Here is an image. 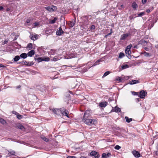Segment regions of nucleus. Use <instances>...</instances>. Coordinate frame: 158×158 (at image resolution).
<instances>
[{
	"mask_svg": "<svg viewBox=\"0 0 158 158\" xmlns=\"http://www.w3.org/2000/svg\"><path fill=\"white\" fill-rule=\"evenodd\" d=\"M82 121L85 124L89 125H92L93 124H94L96 122V120L94 119L89 118H83Z\"/></svg>",
	"mask_w": 158,
	"mask_h": 158,
	"instance_id": "f257e3e1",
	"label": "nucleus"
},
{
	"mask_svg": "<svg viewBox=\"0 0 158 158\" xmlns=\"http://www.w3.org/2000/svg\"><path fill=\"white\" fill-rule=\"evenodd\" d=\"M60 110L61 111V114L62 115L65 116L69 118L68 115L69 112L67 110H66L64 108H60Z\"/></svg>",
	"mask_w": 158,
	"mask_h": 158,
	"instance_id": "f03ea898",
	"label": "nucleus"
},
{
	"mask_svg": "<svg viewBox=\"0 0 158 158\" xmlns=\"http://www.w3.org/2000/svg\"><path fill=\"white\" fill-rule=\"evenodd\" d=\"M91 156H94L95 158H99L100 156L99 153L95 151H92L90 153Z\"/></svg>",
	"mask_w": 158,
	"mask_h": 158,
	"instance_id": "7ed1b4c3",
	"label": "nucleus"
},
{
	"mask_svg": "<svg viewBox=\"0 0 158 158\" xmlns=\"http://www.w3.org/2000/svg\"><path fill=\"white\" fill-rule=\"evenodd\" d=\"M125 53L127 54L126 56L129 59H131V50H129V49L126 48L125 49Z\"/></svg>",
	"mask_w": 158,
	"mask_h": 158,
	"instance_id": "20e7f679",
	"label": "nucleus"
},
{
	"mask_svg": "<svg viewBox=\"0 0 158 158\" xmlns=\"http://www.w3.org/2000/svg\"><path fill=\"white\" fill-rule=\"evenodd\" d=\"M56 6H49L45 7V9L46 10L50 12L54 11L56 9Z\"/></svg>",
	"mask_w": 158,
	"mask_h": 158,
	"instance_id": "39448f33",
	"label": "nucleus"
},
{
	"mask_svg": "<svg viewBox=\"0 0 158 158\" xmlns=\"http://www.w3.org/2000/svg\"><path fill=\"white\" fill-rule=\"evenodd\" d=\"M64 33V31L62 30L61 27L59 28L58 30H57L56 32V35L60 36Z\"/></svg>",
	"mask_w": 158,
	"mask_h": 158,
	"instance_id": "423d86ee",
	"label": "nucleus"
},
{
	"mask_svg": "<svg viewBox=\"0 0 158 158\" xmlns=\"http://www.w3.org/2000/svg\"><path fill=\"white\" fill-rule=\"evenodd\" d=\"M146 94H147V93L145 92L143 90L141 91L139 93L140 98H143L145 96Z\"/></svg>",
	"mask_w": 158,
	"mask_h": 158,
	"instance_id": "0eeeda50",
	"label": "nucleus"
},
{
	"mask_svg": "<svg viewBox=\"0 0 158 158\" xmlns=\"http://www.w3.org/2000/svg\"><path fill=\"white\" fill-rule=\"evenodd\" d=\"M132 152L134 156L136 157H139L140 156V153L136 150H134L132 151Z\"/></svg>",
	"mask_w": 158,
	"mask_h": 158,
	"instance_id": "6e6552de",
	"label": "nucleus"
},
{
	"mask_svg": "<svg viewBox=\"0 0 158 158\" xmlns=\"http://www.w3.org/2000/svg\"><path fill=\"white\" fill-rule=\"evenodd\" d=\"M89 111L88 110H86L85 112L83 118H88L89 117Z\"/></svg>",
	"mask_w": 158,
	"mask_h": 158,
	"instance_id": "1a4fd4ad",
	"label": "nucleus"
},
{
	"mask_svg": "<svg viewBox=\"0 0 158 158\" xmlns=\"http://www.w3.org/2000/svg\"><path fill=\"white\" fill-rule=\"evenodd\" d=\"M107 104V102H100L99 103V106L102 107H106Z\"/></svg>",
	"mask_w": 158,
	"mask_h": 158,
	"instance_id": "9d476101",
	"label": "nucleus"
},
{
	"mask_svg": "<svg viewBox=\"0 0 158 158\" xmlns=\"http://www.w3.org/2000/svg\"><path fill=\"white\" fill-rule=\"evenodd\" d=\"M129 35V34L126 33L124 34L121 36V37L120 39V40H125L126 38L128 37Z\"/></svg>",
	"mask_w": 158,
	"mask_h": 158,
	"instance_id": "9b49d317",
	"label": "nucleus"
},
{
	"mask_svg": "<svg viewBox=\"0 0 158 158\" xmlns=\"http://www.w3.org/2000/svg\"><path fill=\"white\" fill-rule=\"evenodd\" d=\"M23 62L24 63L23 64L24 65L27 66H31L33 64V63L32 62H29L27 61H23Z\"/></svg>",
	"mask_w": 158,
	"mask_h": 158,
	"instance_id": "f8f14e48",
	"label": "nucleus"
},
{
	"mask_svg": "<svg viewBox=\"0 0 158 158\" xmlns=\"http://www.w3.org/2000/svg\"><path fill=\"white\" fill-rule=\"evenodd\" d=\"M139 83V81L138 80H132L129 81V84L130 85H133Z\"/></svg>",
	"mask_w": 158,
	"mask_h": 158,
	"instance_id": "ddd939ff",
	"label": "nucleus"
},
{
	"mask_svg": "<svg viewBox=\"0 0 158 158\" xmlns=\"http://www.w3.org/2000/svg\"><path fill=\"white\" fill-rule=\"evenodd\" d=\"M35 52L34 50H31L27 53V55L28 56L31 57L35 54Z\"/></svg>",
	"mask_w": 158,
	"mask_h": 158,
	"instance_id": "4468645a",
	"label": "nucleus"
},
{
	"mask_svg": "<svg viewBox=\"0 0 158 158\" xmlns=\"http://www.w3.org/2000/svg\"><path fill=\"white\" fill-rule=\"evenodd\" d=\"M8 152H9V153L8 154V156H10L11 155L15 156V152L13 151H9Z\"/></svg>",
	"mask_w": 158,
	"mask_h": 158,
	"instance_id": "2eb2a0df",
	"label": "nucleus"
},
{
	"mask_svg": "<svg viewBox=\"0 0 158 158\" xmlns=\"http://www.w3.org/2000/svg\"><path fill=\"white\" fill-rule=\"evenodd\" d=\"M16 127L22 130H23L24 129V127L23 126L20 124H18L17 125Z\"/></svg>",
	"mask_w": 158,
	"mask_h": 158,
	"instance_id": "dca6fc26",
	"label": "nucleus"
},
{
	"mask_svg": "<svg viewBox=\"0 0 158 158\" xmlns=\"http://www.w3.org/2000/svg\"><path fill=\"white\" fill-rule=\"evenodd\" d=\"M20 56L23 59H25L27 57V55L26 53H23L21 54Z\"/></svg>",
	"mask_w": 158,
	"mask_h": 158,
	"instance_id": "f3484780",
	"label": "nucleus"
},
{
	"mask_svg": "<svg viewBox=\"0 0 158 158\" xmlns=\"http://www.w3.org/2000/svg\"><path fill=\"white\" fill-rule=\"evenodd\" d=\"M147 41L143 40H141L139 42V44H147Z\"/></svg>",
	"mask_w": 158,
	"mask_h": 158,
	"instance_id": "a211bd4d",
	"label": "nucleus"
},
{
	"mask_svg": "<svg viewBox=\"0 0 158 158\" xmlns=\"http://www.w3.org/2000/svg\"><path fill=\"white\" fill-rule=\"evenodd\" d=\"M30 38L34 40H36L37 38V35H32L31 37Z\"/></svg>",
	"mask_w": 158,
	"mask_h": 158,
	"instance_id": "6ab92c4d",
	"label": "nucleus"
},
{
	"mask_svg": "<svg viewBox=\"0 0 158 158\" xmlns=\"http://www.w3.org/2000/svg\"><path fill=\"white\" fill-rule=\"evenodd\" d=\"M125 119L127 123H130L132 121V119L131 118H129L128 117L126 116L125 117Z\"/></svg>",
	"mask_w": 158,
	"mask_h": 158,
	"instance_id": "aec40b11",
	"label": "nucleus"
},
{
	"mask_svg": "<svg viewBox=\"0 0 158 158\" xmlns=\"http://www.w3.org/2000/svg\"><path fill=\"white\" fill-rule=\"evenodd\" d=\"M132 7L133 8L135 9L138 7V6L135 2H134L132 4Z\"/></svg>",
	"mask_w": 158,
	"mask_h": 158,
	"instance_id": "412c9836",
	"label": "nucleus"
},
{
	"mask_svg": "<svg viewBox=\"0 0 158 158\" xmlns=\"http://www.w3.org/2000/svg\"><path fill=\"white\" fill-rule=\"evenodd\" d=\"M114 109V111L116 112H119L121 111L120 109L117 106L115 107Z\"/></svg>",
	"mask_w": 158,
	"mask_h": 158,
	"instance_id": "4be33fe9",
	"label": "nucleus"
},
{
	"mask_svg": "<svg viewBox=\"0 0 158 158\" xmlns=\"http://www.w3.org/2000/svg\"><path fill=\"white\" fill-rule=\"evenodd\" d=\"M129 67V66L127 64L123 65L122 66L121 68L123 69H126L128 68Z\"/></svg>",
	"mask_w": 158,
	"mask_h": 158,
	"instance_id": "5701e85b",
	"label": "nucleus"
},
{
	"mask_svg": "<svg viewBox=\"0 0 158 158\" xmlns=\"http://www.w3.org/2000/svg\"><path fill=\"white\" fill-rule=\"evenodd\" d=\"M27 48H29L31 49L32 48V43H30L28 44L27 46Z\"/></svg>",
	"mask_w": 158,
	"mask_h": 158,
	"instance_id": "b1692460",
	"label": "nucleus"
},
{
	"mask_svg": "<svg viewBox=\"0 0 158 158\" xmlns=\"http://www.w3.org/2000/svg\"><path fill=\"white\" fill-rule=\"evenodd\" d=\"M20 59V57L19 56H16L14 58V60L16 62L18 61Z\"/></svg>",
	"mask_w": 158,
	"mask_h": 158,
	"instance_id": "393cba45",
	"label": "nucleus"
},
{
	"mask_svg": "<svg viewBox=\"0 0 158 158\" xmlns=\"http://www.w3.org/2000/svg\"><path fill=\"white\" fill-rule=\"evenodd\" d=\"M35 60H37L38 62H41L44 60V59L41 57H39L37 59L35 58Z\"/></svg>",
	"mask_w": 158,
	"mask_h": 158,
	"instance_id": "a878e982",
	"label": "nucleus"
},
{
	"mask_svg": "<svg viewBox=\"0 0 158 158\" xmlns=\"http://www.w3.org/2000/svg\"><path fill=\"white\" fill-rule=\"evenodd\" d=\"M125 56V54L122 52H120L119 55V58H121Z\"/></svg>",
	"mask_w": 158,
	"mask_h": 158,
	"instance_id": "bb28decb",
	"label": "nucleus"
},
{
	"mask_svg": "<svg viewBox=\"0 0 158 158\" xmlns=\"http://www.w3.org/2000/svg\"><path fill=\"white\" fill-rule=\"evenodd\" d=\"M56 114L57 115H60V113H61V111L60 110V108L59 109H57L56 111Z\"/></svg>",
	"mask_w": 158,
	"mask_h": 158,
	"instance_id": "cd10ccee",
	"label": "nucleus"
},
{
	"mask_svg": "<svg viewBox=\"0 0 158 158\" xmlns=\"http://www.w3.org/2000/svg\"><path fill=\"white\" fill-rule=\"evenodd\" d=\"M110 73V72L109 71H107L106 72L104 73L103 76L102 77V78H104L105 77H106V76H107L108 75H109Z\"/></svg>",
	"mask_w": 158,
	"mask_h": 158,
	"instance_id": "c85d7f7f",
	"label": "nucleus"
},
{
	"mask_svg": "<svg viewBox=\"0 0 158 158\" xmlns=\"http://www.w3.org/2000/svg\"><path fill=\"white\" fill-rule=\"evenodd\" d=\"M16 117L19 119H21L23 117V115H20L19 114L17 115Z\"/></svg>",
	"mask_w": 158,
	"mask_h": 158,
	"instance_id": "c756f323",
	"label": "nucleus"
},
{
	"mask_svg": "<svg viewBox=\"0 0 158 158\" xmlns=\"http://www.w3.org/2000/svg\"><path fill=\"white\" fill-rule=\"evenodd\" d=\"M0 122L2 124H5L6 123V121L2 118H0Z\"/></svg>",
	"mask_w": 158,
	"mask_h": 158,
	"instance_id": "7c9ffc66",
	"label": "nucleus"
},
{
	"mask_svg": "<svg viewBox=\"0 0 158 158\" xmlns=\"http://www.w3.org/2000/svg\"><path fill=\"white\" fill-rule=\"evenodd\" d=\"M101 61V60H97L93 64V66H96V65L99 64V63Z\"/></svg>",
	"mask_w": 158,
	"mask_h": 158,
	"instance_id": "2f4dec72",
	"label": "nucleus"
},
{
	"mask_svg": "<svg viewBox=\"0 0 158 158\" xmlns=\"http://www.w3.org/2000/svg\"><path fill=\"white\" fill-rule=\"evenodd\" d=\"M57 19V18H56V17H55L52 20L50 21V23H54L55 22L56 20Z\"/></svg>",
	"mask_w": 158,
	"mask_h": 158,
	"instance_id": "473e14b6",
	"label": "nucleus"
},
{
	"mask_svg": "<svg viewBox=\"0 0 158 158\" xmlns=\"http://www.w3.org/2000/svg\"><path fill=\"white\" fill-rule=\"evenodd\" d=\"M41 138L45 142H48L49 139L48 138H46L45 137H41Z\"/></svg>",
	"mask_w": 158,
	"mask_h": 158,
	"instance_id": "72a5a7b5",
	"label": "nucleus"
},
{
	"mask_svg": "<svg viewBox=\"0 0 158 158\" xmlns=\"http://www.w3.org/2000/svg\"><path fill=\"white\" fill-rule=\"evenodd\" d=\"M121 148V147L118 145H116L114 147V148L117 150H119Z\"/></svg>",
	"mask_w": 158,
	"mask_h": 158,
	"instance_id": "f704fd0d",
	"label": "nucleus"
},
{
	"mask_svg": "<svg viewBox=\"0 0 158 158\" xmlns=\"http://www.w3.org/2000/svg\"><path fill=\"white\" fill-rule=\"evenodd\" d=\"M107 156L106 153H103L102 155V158H107Z\"/></svg>",
	"mask_w": 158,
	"mask_h": 158,
	"instance_id": "c9c22d12",
	"label": "nucleus"
},
{
	"mask_svg": "<svg viewBox=\"0 0 158 158\" xmlns=\"http://www.w3.org/2000/svg\"><path fill=\"white\" fill-rule=\"evenodd\" d=\"M74 24L75 23H74V22H71L69 24V25L70 27H72L74 25Z\"/></svg>",
	"mask_w": 158,
	"mask_h": 158,
	"instance_id": "e433bc0d",
	"label": "nucleus"
},
{
	"mask_svg": "<svg viewBox=\"0 0 158 158\" xmlns=\"http://www.w3.org/2000/svg\"><path fill=\"white\" fill-rule=\"evenodd\" d=\"M145 14V13L144 12H142L138 14V15L139 16H142L143 15Z\"/></svg>",
	"mask_w": 158,
	"mask_h": 158,
	"instance_id": "4c0bfd02",
	"label": "nucleus"
},
{
	"mask_svg": "<svg viewBox=\"0 0 158 158\" xmlns=\"http://www.w3.org/2000/svg\"><path fill=\"white\" fill-rule=\"evenodd\" d=\"M132 46V45L131 44H130L129 45L127 46V47H126V48L129 49V50H131L130 49L131 48Z\"/></svg>",
	"mask_w": 158,
	"mask_h": 158,
	"instance_id": "58836bf2",
	"label": "nucleus"
},
{
	"mask_svg": "<svg viewBox=\"0 0 158 158\" xmlns=\"http://www.w3.org/2000/svg\"><path fill=\"white\" fill-rule=\"evenodd\" d=\"M116 80L117 81H119V82H121V78L120 77H117L116 78Z\"/></svg>",
	"mask_w": 158,
	"mask_h": 158,
	"instance_id": "ea45409f",
	"label": "nucleus"
},
{
	"mask_svg": "<svg viewBox=\"0 0 158 158\" xmlns=\"http://www.w3.org/2000/svg\"><path fill=\"white\" fill-rule=\"evenodd\" d=\"M144 56H149L150 54L148 52H145L144 53Z\"/></svg>",
	"mask_w": 158,
	"mask_h": 158,
	"instance_id": "a19ab883",
	"label": "nucleus"
},
{
	"mask_svg": "<svg viewBox=\"0 0 158 158\" xmlns=\"http://www.w3.org/2000/svg\"><path fill=\"white\" fill-rule=\"evenodd\" d=\"M34 26L35 27L38 26L39 24V23L38 22H35L34 23Z\"/></svg>",
	"mask_w": 158,
	"mask_h": 158,
	"instance_id": "79ce46f5",
	"label": "nucleus"
},
{
	"mask_svg": "<svg viewBox=\"0 0 158 158\" xmlns=\"http://www.w3.org/2000/svg\"><path fill=\"white\" fill-rule=\"evenodd\" d=\"M132 94L134 95H138V93H137V92H135L134 91H133V92H132Z\"/></svg>",
	"mask_w": 158,
	"mask_h": 158,
	"instance_id": "37998d69",
	"label": "nucleus"
},
{
	"mask_svg": "<svg viewBox=\"0 0 158 158\" xmlns=\"http://www.w3.org/2000/svg\"><path fill=\"white\" fill-rule=\"evenodd\" d=\"M95 29V26L94 25H92L90 27L91 30H94Z\"/></svg>",
	"mask_w": 158,
	"mask_h": 158,
	"instance_id": "c03bdc74",
	"label": "nucleus"
},
{
	"mask_svg": "<svg viewBox=\"0 0 158 158\" xmlns=\"http://www.w3.org/2000/svg\"><path fill=\"white\" fill-rule=\"evenodd\" d=\"M58 60L57 58L54 57L52 59V60L53 61H56Z\"/></svg>",
	"mask_w": 158,
	"mask_h": 158,
	"instance_id": "a18cd8bd",
	"label": "nucleus"
},
{
	"mask_svg": "<svg viewBox=\"0 0 158 158\" xmlns=\"http://www.w3.org/2000/svg\"><path fill=\"white\" fill-rule=\"evenodd\" d=\"M12 113L13 114H15L16 115V116L18 114H19L17 112H16V111H12Z\"/></svg>",
	"mask_w": 158,
	"mask_h": 158,
	"instance_id": "49530a36",
	"label": "nucleus"
},
{
	"mask_svg": "<svg viewBox=\"0 0 158 158\" xmlns=\"http://www.w3.org/2000/svg\"><path fill=\"white\" fill-rule=\"evenodd\" d=\"M147 0H142V2L143 4H145L147 2Z\"/></svg>",
	"mask_w": 158,
	"mask_h": 158,
	"instance_id": "de8ad7c7",
	"label": "nucleus"
},
{
	"mask_svg": "<svg viewBox=\"0 0 158 158\" xmlns=\"http://www.w3.org/2000/svg\"><path fill=\"white\" fill-rule=\"evenodd\" d=\"M106 155L107 157H110V156H111V154L110 153L108 152L107 154H106Z\"/></svg>",
	"mask_w": 158,
	"mask_h": 158,
	"instance_id": "09e8293b",
	"label": "nucleus"
},
{
	"mask_svg": "<svg viewBox=\"0 0 158 158\" xmlns=\"http://www.w3.org/2000/svg\"><path fill=\"white\" fill-rule=\"evenodd\" d=\"M151 11H152V10H150V9H147L146 10V11L147 12V13H149Z\"/></svg>",
	"mask_w": 158,
	"mask_h": 158,
	"instance_id": "8fccbe9b",
	"label": "nucleus"
},
{
	"mask_svg": "<svg viewBox=\"0 0 158 158\" xmlns=\"http://www.w3.org/2000/svg\"><path fill=\"white\" fill-rule=\"evenodd\" d=\"M56 109H52V111H53V112H54L55 114L56 113Z\"/></svg>",
	"mask_w": 158,
	"mask_h": 158,
	"instance_id": "3c124183",
	"label": "nucleus"
},
{
	"mask_svg": "<svg viewBox=\"0 0 158 158\" xmlns=\"http://www.w3.org/2000/svg\"><path fill=\"white\" fill-rule=\"evenodd\" d=\"M30 21H31V20L30 19H28L26 21V23H30Z\"/></svg>",
	"mask_w": 158,
	"mask_h": 158,
	"instance_id": "603ef678",
	"label": "nucleus"
},
{
	"mask_svg": "<svg viewBox=\"0 0 158 158\" xmlns=\"http://www.w3.org/2000/svg\"><path fill=\"white\" fill-rule=\"evenodd\" d=\"M67 158H76L75 156H68Z\"/></svg>",
	"mask_w": 158,
	"mask_h": 158,
	"instance_id": "864d4df0",
	"label": "nucleus"
},
{
	"mask_svg": "<svg viewBox=\"0 0 158 158\" xmlns=\"http://www.w3.org/2000/svg\"><path fill=\"white\" fill-rule=\"evenodd\" d=\"M44 60H45V61H49V58L48 57L46 58H45V59H44Z\"/></svg>",
	"mask_w": 158,
	"mask_h": 158,
	"instance_id": "5fc2aeb1",
	"label": "nucleus"
},
{
	"mask_svg": "<svg viewBox=\"0 0 158 158\" xmlns=\"http://www.w3.org/2000/svg\"><path fill=\"white\" fill-rule=\"evenodd\" d=\"M4 66L2 65V64H0V68L1 67H4Z\"/></svg>",
	"mask_w": 158,
	"mask_h": 158,
	"instance_id": "6e6d98bb",
	"label": "nucleus"
},
{
	"mask_svg": "<svg viewBox=\"0 0 158 158\" xmlns=\"http://www.w3.org/2000/svg\"><path fill=\"white\" fill-rule=\"evenodd\" d=\"M20 87H21V86L20 85H19L17 86L16 87V88L17 89H19V88H20Z\"/></svg>",
	"mask_w": 158,
	"mask_h": 158,
	"instance_id": "4d7b16f0",
	"label": "nucleus"
},
{
	"mask_svg": "<svg viewBox=\"0 0 158 158\" xmlns=\"http://www.w3.org/2000/svg\"><path fill=\"white\" fill-rule=\"evenodd\" d=\"M3 8L2 6H0V10H2L3 9Z\"/></svg>",
	"mask_w": 158,
	"mask_h": 158,
	"instance_id": "13d9d810",
	"label": "nucleus"
},
{
	"mask_svg": "<svg viewBox=\"0 0 158 158\" xmlns=\"http://www.w3.org/2000/svg\"><path fill=\"white\" fill-rule=\"evenodd\" d=\"M4 44H6L8 42V41L5 40L4 42Z\"/></svg>",
	"mask_w": 158,
	"mask_h": 158,
	"instance_id": "bf43d9fd",
	"label": "nucleus"
},
{
	"mask_svg": "<svg viewBox=\"0 0 158 158\" xmlns=\"http://www.w3.org/2000/svg\"><path fill=\"white\" fill-rule=\"evenodd\" d=\"M86 158V157H85V156H81L80 158Z\"/></svg>",
	"mask_w": 158,
	"mask_h": 158,
	"instance_id": "052dcab7",
	"label": "nucleus"
},
{
	"mask_svg": "<svg viewBox=\"0 0 158 158\" xmlns=\"http://www.w3.org/2000/svg\"><path fill=\"white\" fill-rule=\"evenodd\" d=\"M111 33H109L107 34V35L108 36H109V35H111Z\"/></svg>",
	"mask_w": 158,
	"mask_h": 158,
	"instance_id": "680f3d73",
	"label": "nucleus"
},
{
	"mask_svg": "<svg viewBox=\"0 0 158 158\" xmlns=\"http://www.w3.org/2000/svg\"><path fill=\"white\" fill-rule=\"evenodd\" d=\"M144 49L146 50V51H148L147 49H148V48L147 47H145L144 48Z\"/></svg>",
	"mask_w": 158,
	"mask_h": 158,
	"instance_id": "e2e57ef3",
	"label": "nucleus"
},
{
	"mask_svg": "<svg viewBox=\"0 0 158 158\" xmlns=\"http://www.w3.org/2000/svg\"><path fill=\"white\" fill-rule=\"evenodd\" d=\"M112 29H110V33H111V34H112Z\"/></svg>",
	"mask_w": 158,
	"mask_h": 158,
	"instance_id": "0e129e2a",
	"label": "nucleus"
},
{
	"mask_svg": "<svg viewBox=\"0 0 158 158\" xmlns=\"http://www.w3.org/2000/svg\"><path fill=\"white\" fill-rule=\"evenodd\" d=\"M153 25H154V23H152V24H151V27H153Z\"/></svg>",
	"mask_w": 158,
	"mask_h": 158,
	"instance_id": "69168bd1",
	"label": "nucleus"
},
{
	"mask_svg": "<svg viewBox=\"0 0 158 158\" xmlns=\"http://www.w3.org/2000/svg\"><path fill=\"white\" fill-rule=\"evenodd\" d=\"M108 36L107 35H105V38H107V37Z\"/></svg>",
	"mask_w": 158,
	"mask_h": 158,
	"instance_id": "338daca9",
	"label": "nucleus"
},
{
	"mask_svg": "<svg viewBox=\"0 0 158 158\" xmlns=\"http://www.w3.org/2000/svg\"><path fill=\"white\" fill-rule=\"evenodd\" d=\"M108 36L107 35H105V38H107V37Z\"/></svg>",
	"mask_w": 158,
	"mask_h": 158,
	"instance_id": "774afa93",
	"label": "nucleus"
}]
</instances>
